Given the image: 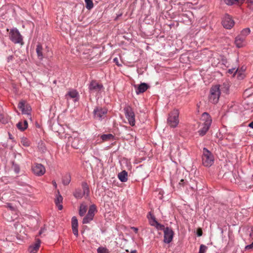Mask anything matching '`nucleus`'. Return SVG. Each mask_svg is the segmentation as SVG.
Returning a JSON list of instances; mask_svg holds the SVG:
<instances>
[{
  "instance_id": "nucleus-1",
  "label": "nucleus",
  "mask_w": 253,
  "mask_h": 253,
  "mask_svg": "<svg viewBox=\"0 0 253 253\" xmlns=\"http://www.w3.org/2000/svg\"><path fill=\"white\" fill-rule=\"evenodd\" d=\"M201 120L203 123L201 128L198 131V133L200 136H204L209 129L211 124L212 120L210 115L206 112L203 113Z\"/></svg>"
},
{
  "instance_id": "nucleus-2",
  "label": "nucleus",
  "mask_w": 253,
  "mask_h": 253,
  "mask_svg": "<svg viewBox=\"0 0 253 253\" xmlns=\"http://www.w3.org/2000/svg\"><path fill=\"white\" fill-rule=\"evenodd\" d=\"M9 39L14 44L22 45L24 43L23 36L16 28L10 29L9 32Z\"/></svg>"
},
{
  "instance_id": "nucleus-3",
  "label": "nucleus",
  "mask_w": 253,
  "mask_h": 253,
  "mask_svg": "<svg viewBox=\"0 0 253 253\" xmlns=\"http://www.w3.org/2000/svg\"><path fill=\"white\" fill-rule=\"evenodd\" d=\"M202 163L204 166L211 167L214 163V157L206 148H204L202 155Z\"/></svg>"
},
{
  "instance_id": "nucleus-4",
  "label": "nucleus",
  "mask_w": 253,
  "mask_h": 253,
  "mask_svg": "<svg viewBox=\"0 0 253 253\" xmlns=\"http://www.w3.org/2000/svg\"><path fill=\"white\" fill-rule=\"evenodd\" d=\"M179 112L177 110H173L169 115L167 119L168 124L171 127H175L179 123Z\"/></svg>"
},
{
  "instance_id": "nucleus-5",
  "label": "nucleus",
  "mask_w": 253,
  "mask_h": 253,
  "mask_svg": "<svg viewBox=\"0 0 253 253\" xmlns=\"http://www.w3.org/2000/svg\"><path fill=\"white\" fill-rule=\"evenodd\" d=\"M82 190L80 189H76L74 192V196L77 199H81L84 196L87 198L89 195V189L87 184L86 182H83L82 183Z\"/></svg>"
},
{
  "instance_id": "nucleus-6",
  "label": "nucleus",
  "mask_w": 253,
  "mask_h": 253,
  "mask_svg": "<svg viewBox=\"0 0 253 253\" xmlns=\"http://www.w3.org/2000/svg\"><path fill=\"white\" fill-rule=\"evenodd\" d=\"M221 92L218 85L212 86L211 88L209 100L213 104L218 102Z\"/></svg>"
},
{
  "instance_id": "nucleus-7",
  "label": "nucleus",
  "mask_w": 253,
  "mask_h": 253,
  "mask_svg": "<svg viewBox=\"0 0 253 253\" xmlns=\"http://www.w3.org/2000/svg\"><path fill=\"white\" fill-rule=\"evenodd\" d=\"M81 139L79 137V134L77 132H74L68 137V143L71 144L72 147L75 149L79 148Z\"/></svg>"
},
{
  "instance_id": "nucleus-8",
  "label": "nucleus",
  "mask_w": 253,
  "mask_h": 253,
  "mask_svg": "<svg viewBox=\"0 0 253 253\" xmlns=\"http://www.w3.org/2000/svg\"><path fill=\"white\" fill-rule=\"evenodd\" d=\"M97 211L96 207L95 205H91L88 211L87 214L84 216L83 219V224H87L90 223L94 218L95 213Z\"/></svg>"
},
{
  "instance_id": "nucleus-9",
  "label": "nucleus",
  "mask_w": 253,
  "mask_h": 253,
  "mask_svg": "<svg viewBox=\"0 0 253 253\" xmlns=\"http://www.w3.org/2000/svg\"><path fill=\"white\" fill-rule=\"evenodd\" d=\"M108 110L106 108L96 107L93 110V117L94 119L101 121L106 117Z\"/></svg>"
},
{
  "instance_id": "nucleus-10",
  "label": "nucleus",
  "mask_w": 253,
  "mask_h": 253,
  "mask_svg": "<svg viewBox=\"0 0 253 253\" xmlns=\"http://www.w3.org/2000/svg\"><path fill=\"white\" fill-rule=\"evenodd\" d=\"M125 114L129 124L134 126L135 124V115L132 109L129 106H127L124 108Z\"/></svg>"
},
{
  "instance_id": "nucleus-11",
  "label": "nucleus",
  "mask_w": 253,
  "mask_h": 253,
  "mask_svg": "<svg viewBox=\"0 0 253 253\" xmlns=\"http://www.w3.org/2000/svg\"><path fill=\"white\" fill-rule=\"evenodd\" d=\"M222 24L225 28L230 29L233 27L235 23L232 17L229 14H226L222 18Z\"/></svg>"
},
{
  "instance_id": "nucleus-12",
  "label": "nucleus",
  "mask_w": 253,
  "mask_h": 253,
  "mask_svg": "<svg viewBox=\"0 0 253 253\" xmlns=\"http://www.w3.org/2000/svg\"><path fill=\"white\" fill-rule=\"evenodd\" d=\"M103 88V85L97 82L92 81L88 86L89 91L91 94H97Z\"/></svg>"
},
{
  "instance_id": "nucleus-13",
  "label": "nucleus",
  "mask_w": 253,
  "mask_h": 253,
  "mask_svg": "<svg viewBox=\"0 0 253 253\" xmlns=\"http://www.w3.org/2000/svg\"><path fill=\"white\" fill-rule=\"evenodd\" d=\"M164 242L165 243L169 244L170 243L173 239L174 232L172 230L168 227H166V229L164 231Z\"/></svg>"
},
{
  "instance_id": "nucleus-14",
  "label": "nucleus",
  "mask_w": 253,
  "mask_h": 253,
  "mask_svg": "<svg viewBox=\"0 0 253 253\" xmlns=\"http://www.w3.org/2000/svg\"><path fill=\"white\" fill-rule=\"evenodd\" d=\"M33 172L38 176L43 175L45 172V169L41 164H36L32 168Z\"/></svg>"
},
{
  "instance_id": "nucleus-15",
  "label": "nucleus",
  "mask_w": 253,
  "mask_h": 253,
  "mask_svg": "<svg viewBox=\"0 0 253 253\" xmlns=\"http://www.w3.org/2000/svg\"><path fill=\"white\" fill-rule=\"evenodd\" d=\"M18 107L21 110L22 114L30 115L31 108L30 106L25 105V101H20L18 105Z\"/></svg>"
},
{
  "instance_id": "nucleus-16",
  "label": "nucleus",
  "mask_w": 253,
  "mask_h": 253,
  "mask_svg": "<svg viewBox=\"0 0 253 253\" xmlns=\"http://www.w3.org/2000/svg\"><path fill=\"white\" fill-rule=\"evenodd\" d=\"M72 228L73 234L78 236V221L76 216H73L72 218Z\"/></svg>"
},
{
  "instance_id": "nucleus-17",
  "label": "nucleus",
  "mask_w": 253,
  "mask_h": 253,
  "mask_svg": "<svg viewBox=\"0 0 253 253\" xmlns=\"http://www.w3.org/2000/svg\"><path fill=\"white\" fill-rule=\"evenodd\" d=\"M79 93L77 90L72 89L69 91L67 94L66 95V98L67 100L69 99V98H71L74 99L75 101H77L79 100Z\"/></svg>"
},
{
  "instance_id": "nucleus-18",
  "label": "nucleus",
  "mask_w": 253,
  "mask_h": 253,
  "mask_svg": "<svg viewBox=\"0 0 253 253\" xmlns=\"http://www.w3.org/2000/svg\"><path fill=\"white\" fill-rule=\"evenodd\" d=\"M235 43L237 47H242L246 45V39L238 35L235 39Z\"/></svg>"
},
{
  "instance_id": "nucleus-19",
  "label": "nucleus",
  "mask_w": 253,
  "mask_h": 253,
  "mask_svg": "<svg viewBox=\"0 0 253 253\" xmlns=\"http://www.w3.org/2000/svg\"><path fill=\"white\" fill-rule=\"evenodd\" d=\"M134 87L136 94H139L145 91L147 89L148 85L146 83H141L138 85H134Z\"/></svg>"
},
{
  "instance_id": "nucleus-20",
  "label": "nucleus",
  "mask_w": 253,
  "mask_h": 253,
  "mask_svg": "<svg viewBox=\"0 0 253 253\" xmlns=\"http://www.w3.org/2000/svg\"><path fill=\"white\" fill-rule=\"evenodd\" d=\"M57 194L56 195V198L55 200V203L57 207L59 210H61L63 209V206L61 204L63 201V198L60 194L59 191L58 190Z\"/></svg>"
},
{
  "instance_id": "nucleus-21",
  "label": "nucleus",
  "mask_w": 253,
  "mask_h": 253,
  "mask_svg": "<svg viewBox=\"0 0 253 253\" xmlns=\"http://www.w3.org/2000/svg\"><path fill=\"white\" fill-rule=\"evenodd\" d=\"M40 246V241H37L34 245L31 246L28 249L29 253H36Z\"/></svg>"
},
{
  "instance_id": "nucleus-22",
  "label": "nucleus",
  "mask_w": 253,
  "mask_h": 253,
  "mask_svg": "<svg viewBox=\"0 0 253 253\" xmlns=\"http://www.w3.org/2000/svg\"><path fill=\"white\" fill-rule=\"evenodd\" d=\"M219 86L220 92H223L227 93L230 87V83L228 81H225L221 85Z\"/></svg>"
},
{
  "instance_id": "nucleus-23",
  "label": "nucleus",
  "mask_w": 253,
  "mask_h": 253,
  "mask_svg": "<svg viewBox=\"0 0 253 253\" xmlns=\"http://www.w3.org/2000/svg\"><path fill=\"white\" fill-rule=\"evenodd\" d=\"M36 53L37 54L38 59L41 60H42L44 56L43 55V48L41 44H38L37 45Z\"/></svg>"
},
{
  "instance_id": "nucleus-24",
  "label": "nucleus",
  "mask_w": 253,
  "mask_h": 253,
  "mask_svg": "<svg viewBox=\"0 0 253 253\" xmlns=\"http://www.w3.org/2000/svg\"><path fill=\"white\" fill-rule=\"evenodd\" d=\"M118 177L121 182H125L127 180V172L123 170L118 174Z\"/></svg>"
},
{
  "instance_id": "nucleus-25",
  "label": "nucleus",
  "mask_w": 253,
  "mask_h": 253,
  "mask_svg": "<svg viewBox=\"0 0 253 253\" xmlns=\"http://www.w3.org/2000/svg\"><path fill=\"white\" fill-rule=\"evenodd\" d=\"M17 127L21 131H24L28 127V122L25 120L24 122H19L16 125Z\"/></svg>"
},
{
  "instance_id": "nucleus-26",
  "label": "nucleus",
  "mask_w": 253,
  "mask_h": 253,
  "mask_svg": "<svg viewBox=\"0 0 253 253\" xmlns=\"http://www.w3.org/2000/svg\"><path fill=\"white\" fill-rule=\"evenodd\" d=\"M86 211H87V206L84 203H82L80 205V206L79 208V215L81 216H83L84 215L85 213H86Z\"/></svg>"
},
{
  "instance_id": "nucleus-27",
  "label": "nucleus",
  "mask_w": 253,
  "mask_h": 253,
  "mask_svg": "<svg viewBox=\"0 0 253 253\" xmlns=\"http://www.w3.org/2000/svg\"><path fill=\"white\" fill-rule=\"evenodd\" d=\"M101 138L103 141L113 140L114 139V136L111 133L105 134L101 135Z\"/></svg>"
},
{
  "instance_id": "nucleus-28",
  "label": "nucleus",
  "mask_w": 253,
  "mask_h": 253,
  "mask_svg": "<svg viewBox=\"0 0 253 253\" xmlns=\"http://www.w3.org/2000/svg\"><path fill=\"white\" fill-rule=\"evenodd\" d=\"M224 2L228 5L242 3L245 0H223Z\"/></svg>"
},
{
  "instance_id": "nucleus-29",
  "label": "nucleus",
  "mask_w": 253,
  "mask_h": 253,
  "mask_svg": "<svg viewBox=\"0 0 253 253\" xmlns=\"http://www.w3.org/2000/svg\"><path fill=\"white\" fill-rule=\"evenodd\" d=\"M228 73L230 74H233V76H234L235 74H237V78L239 79H242L243 78L244 75H239V73L238 72V69H236V68H233L232 69H230L228 70Z\"/></svg>"
},
{
  "instance_id": "nucleus-30",
  "label": "nucleus",
  "mask_w": 253,
  "mask_h": 253,
  "mask_svg": "<svg viewBox=\"0 0 253 253\" xmlns=\"http://www.w3.org/2000/svg\"><path fill=\"white\" fill-rule=\"evenodd\" d=\"M251 32L250 29L249 28H246L244 29L241 32L240 34L239 35L240 36H242L244 37L245 39H246V37L248 36Z\"/></svg>"
},
{
  "instance_id": "nucleus-31",
  "label": "nucleus",
  "mask_w": 253,
  "mask_h": 253,
  "mask_svg": "<svg viewBox=\"0 0 253 253\" xmlns=\"http://www.w3.org/2000/svg\"><path fill=\"white\" fill-rule=\"evenodd\" d=\"M71 181V176L69 174H66L63 178L62 182L64 185H67L69 184Z\"/></svg>"
},
{
  "instance_id": "nucleus-32",
  "label": "nucleus",
  "mask_w": 253,
  "mask_h": 253,
  "mask_svg": "<svg viewBox=\"0 0 253 253\" xmlns=\"http://www.w3.org/2000/svg\"><path fill=\"white\" fill-rule=\"evenodd\" d=\"M86 8L88 10H90L93 7V3L91 0H84Z\"/></svg>"
},
{
  "instance_id": "nucleus-33",
  "label": "nucleus",
  "mask_w": 253,
  "mask_h": 253,
  "mask_svg": "<svg viewBox=\"0 0 253 253\" xmlns=\"http://www.w3.org/2000/svg\"><path fill=\"white\" fill-rule=\"evenodd\" d=\"M21 143L24 146L27 147L30 145L29 141L25 137H23L21 139Z\"/></svg>"
},
{
  "instance_id": "nucleus-34",
  "label": "nucleus",
  "mask_w": 253,
  "mask_h": 253,
  "mask_svg": "<svg viewBox=\"0 0 253 253\" xmlns=\"http://www.w3.org/2000/svg\"><path fill=\"white\" fill-rule=\"evenodd\" d=\"M98 253H109L108 250L103 247H99L97 250Z\"/></svg>"
},
{
  "instance_id": "nucleus-35",
  "label": "nucleus",
  "mask_w": 253,
  "mask_h": 253,
  "mask_svg": "<svg viewBox=\"0 0 253 253\" xmlns=\"http://www.w3.org/2000/svg\"><path fill=\"white\" fill-rule=\"evenodd\" d=\"M247 3L248 8L253 11V0H247Z\"/></svg>"
},
{
  "instance_id": "nucleus-36",
  "label": "nucleus",
  "mask_w": 253,
  "mask_h": 253,
  "mask_svg": "<svg viewBox=\"0 0 253 253\" xmlns=\"http://www.w3.org/2000/svg\"><path fill=\"white\" fill-rule=\"evenodd\" d=\"M158 222L156 221L155 217L154 216H152L151 218L149 219V223L151 225L154 226Z\"/></svg>"
},
{
  "instance_id": "nucleus-37",
  "label": "nucleus",
  "mask_w": 253,
  "mask_h": 253,
  "mask_svg": "<svg viewBox=\"0 0 253 253\" xmlns=\"http://www.w3.org/2000/svg\"><path fill=\"white\" fill-rule=\"evenodd\" d=\"M207 250V247L204 245H201L200 247L199 253H205Z\"/></svg>"
},
{
  "instance_id": "nucleus-38",
  "label": "nucleus",
  "mask_w": 253,
  "mask_h": 253,
  "mask_svg": "<svg viewBox=\"0 0 253 253\" xmlns=\"http://www.w3.org/2000/svg\"><path fill=\"white\" fill-rule=\"evenodd\" d=\"M154 226L158 230L164 231V230L166 229V227H165L164 225L161 224L158 222H157Z\"/></svg>"
},
{
  "instance_id": "nucleus-39",
  "label": "nucleus",
  "mask_w": 253,
  "mask_h": 253,
  "mask_svg": "<svg viewBox=\"0 0 253 253\" xmlns=\"http://www.w3.org/2000/svg\"><path fill=\"white\" fill-rule=\"evenodd\" d=\"M253 249V242L251 244L247 245L245 247V249L246 250H252Z\"/></svg>"
},
{
  "instance_id": "nucleus-40",
  "label": "nucleus",
  "mask_w": 253,
  "mask_h": 253,
  "mask_svg": "<svg viewBox=\"0 0 253 253\" xmlns=\"http://www.w3.org/2000/svg\"><path fill=\"white\" fill-rule=\"evenodd\" d=\"M0 121L2 124H5L7 123V121L3 119V116L2 115H0Z\"/></svg>"
},
{
  "instance_id": "nucleus-41",
  "label": "nucleus",
  "mask_w": 253,
  "mask_h": 253,
  "mask_svg": "<svg viewBox=\"0 0 253 253\" xmlns=\"http://www.w3.org/2000/svg\"><path fill=\"white\" fill-rule=\"evenodd\" d=\"M7 207L12 211H13L14 210V208L11 205L10 203H7Z\"/></svg>"
},
{
  "instance_id": "nucleus-42",
  "label": "nucleus",
  "mask_w": 253,
  "mask_h": 253,
  "mask_svg": "<svg viewBox=\"0 0 253 253\" xmlns=\"http://www.w3.org/2000/svg\"><path fill=\"white\" fill-rule=\"evenodd\" d=\"M184 183V180L183 179H181L180 181L179 182V186L180 188L181 186H183Z\"/></svg>"
},
{
  "instance_id": "nucleus-43",
  "label": "nucleus",
  "mask_w": 253,
  "mask_h": 253,
  "mask_svg": "<svg viewBox=\"0 0 253 253\" xmlns=\"http://www.w3.org/2000/svg\"><path fill=\"white\" fill-rule=\"evenodd\" d=\"M15 171H16V173L19 172V168H18V167H17V166L15 167Z\"/></svg>"
},
{
  "instance_id": "nucleus-44",
  "label": "nucleus",
  "mask_w": 253,
  "mask_h": 253,
  "mask_svg": "<svg viewBox=\"0 0 253 253\" xmlns=\"http://www.w3.org/2000/svg\"><path fill=\"white\" fill-rule=\"evenodd\" d=\"M248 126L250 127L253 128V121L249 124Z\"/></svg>"
},
{
  "instance_id": "nucleus-45",
  "label": "nucleus",
  "mask_w": 253,
  "mask_h": 253,
  "mask_svg": "<svg viewBox=\"0 0 253 253\" xmlns=\"http://www.w3.org/2000/svg\"><path fill=\"white\" fill-rule=\"evenodd\" d=\"M197 235L198 236H201L202 235V231L201 230L198 231Z\"/></svg>"
},
{
  "instance_id": "nucleus-46",
  "label": "nucleus",
  "mask_w": 253,
  "mask_h": 253,
  "mask_svg": "<svg viewBox=\"0 0 253 253\" xmlns=\"http://www.w3.org/2000/svg\"><path fill=\"white\" fill-rule=\"evenodd\" d=\"M131 229L132 230H133V231L135 232V233H137V231H138V229L136 228V227H131Z\"/></svg>"
},
{
  "instance_id": "nucleus-47",
  "label": "nucleus",
  "mask_w": 253,
  "mask_h": 253,
  "mask_svg": "<svg viewBox=\"0 0 253 253\" xmlns=\"http://www.w3.org/2000/svg\"><path fill=\"white\" fill-rule=\"evenodd\" d=\"M13 57L12 56H10L7 58L8 61H9L10 60L12 59Z\"/></svg>"
},
{
  "instance_id": "nucleus-48",
  "label": "nucleus",
  "mask_w": 253,
  "mask_h": 253,
  "mask_svg": "<svg viewBox=\"0 0 253 253\" xmlns=\"http://www.w3.org/2000/svg\"><path fill=\"white\" fill-rule=\"evenodd\" d=\"M53 184L54 186L55 187V188L57 187V184H56L55 181H53Z\"/></svg>"
},
{
  "instance_id": "nucleus-49",
  "label": "nucleus",
  "mask_w": 253,
  "mask_h": 253,
  "mask_svg": "<svg viewBox=\"0 0 253 253\" xmlns=\"http://www.w3.org/2000/svg\"><path fill=\"white\" fill-rule=\"evenodd\" d=\"M114 62H116V63H117V62H118V59H117V58H115L114 59Z\"/></svg>"
},
{
  "instance_id": "nucleus-50",
  "label": "nucleus",
  "mask_w": 253,
  "mask_h": 253,
  "mask_svg": "<svg viewBox=\"0 0 253 253\" xmlns=\"http://www.w3.org/2000/svg\"><path fill=\"white\" fill-rule=\"evenodd\" d=\"M42 230H41V231H40V232H39V234H41L42 233Z\"/></svg>"
}]
</instances>
